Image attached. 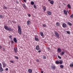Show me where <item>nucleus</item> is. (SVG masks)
I'll return each mask as SVG.
<instances>
[{
	"instance_id": "obj_1",
	"label": "nucleus",
	"mask_w": 73,
	"mask_h": 73,
	"mask_svg": "<svg viewBox=\"0 0 73 73\" xmlns=\"http://www.w3.org/2000/svg\"><path fill=\"white\" fill-rule=\"evenodd\" d=\"M4 28L7 31H13V29H11V27H8L6 25L4 26Z\"/></svg>"
},
{
	"instance_id": "obj_2",
	"label": "nucleus",
	"mask_w": 73,
	"mask_h": 73,
	"mask_svg": "<svg viewBox=\"0 0 73 73\" xmlns=\"http://www.w3.org/2000/svg\"><path fill=\"white\" fill-rule=\"evenodd\" d=\"M18 33L20 35H21L22 34V31H21V27L19 25L18 26Z\"/></svg>"
},
{
	"instance_id": "obj_3",
	"label": "nucleus",
	"mask_w": 73,
	"mask_h": 73,
	"mask_svg": "<svg viewBox=\"0 0 73 73\" xmlns=\"http://www.w3.org/2000/svg\"><path fill=\"white\" fill-rule=\"evenodd\" d=\"M55 36L57 38H59L60 37V35H59V34L56 31L55 33Z\"/></svg>"
},
{
	"instance_id": "obj_4",
	"label": "nucleus",
	"mask_w": 73,
	"mask_h": 73,
	"mask_svg": "<svg viewBox=\"0 0 73 73\" xmlns=\"http://www.w3.org/2000/svg\"><path fill=\"white\" fill-rule=\"evenodd\" d=\"M3 71V68L2 67L1 63H0V72H2Z\"/></svg>"
},
{
	"instance_id": "obj_5",
	"label": "nucleus",
	"mask_w": 73,
	"mask_h": 73,
	"mask_svg": "<svg viewBox=\"0 0 73 73\" xmlns=\"http://www.w3.org/2000/svg\"><path fill=\"white\" fill-rule=\"evenodd\" d=\"M2 64L3 65V68H5V67L6 66H7V64L5 63V62L4 61L2 62Z\"/></svg>"
},
{
	"instance_id": "obj_6",
	"label": "nucleus",
	"mask_w": 73,
	"mask_h": 73,
	"mask_svg": "<svg viewBox=\"0 0 73 73\" xmlns=\"http://www.w3.org/2000/svg\"><path fill=\"white\" fill-rule=\"evenodd\" d=\"M35 40L36 41H39V39L37 36H35Z\"/></svg>"
},
{
	"instance_id": "obj_7",
	"label": "nucleus",
	"mask_w": 73,
	"mask_h": 73,
	"mask_svg": "<svg viewBox=\"0 0 73 73\" xmlns=\"http://www.w3.org/2000/svg\"><path fill=\"white\" fill-rule=\"evenodd\" d=\"M62 26L63 28H65L66 27V24L64 23L62 24Z\"/></svg>"
},
{
	"instance_id": "obj_8",
	"label": "nucleus",
	"mask_w": 73,
	"mask_h": 73,
	"mask_svg": "<svg viewBox=\"0 0 73 73\" xmlns=\"http://www.w3.org/2000/svg\"><path fill=\"white\" fill-rule=\"evenodd\" d=\"M36 49L37 50H40V47L39 46V45H38L36 46Z\"/></svg>"
},
{
	"instance_id": "obj_9",
	"label": "nucleus",
	"mask_w": 73,
	"mask_h": 73,
	"mask_svg": "<svg viewBox=\"0 0 73 73\" xmlns=\"http://www.w3.org/2000/svg\"><path fill=\"white\" fill-rule=\"evenodd\" d=\"M27 25H30L31 24V21L29 20H28L27 22Z\"/></svg>"
},
{
	"instance_id": "obj_10",
	"label": "nucleus",
	"mask_w": 73,
	"mask_h": 73,
	"mask_svg": "<svg viewBox=\"0 0 73 73\" xmlns=\"http://www.w3.org/2000/svg\"><path fill=\"white\" fill-rule=\"evenodd\" d=\"M62 50L60 48H58L57 49V51L58 53H61Z\"/></svg>"
},
{
	"instance_id": "obj_11",
	"label": "nucleus",
	"mask_w": 73,
	"mask_h": 73,
	"mask_svg": "<svg viewBox=\"0 0 73 73\" xmlns=\"http://www.w3.org/2000/svg\"><path fill=\"white\" fill-rule=\"evenodd\" d=\"M13 41H14L15 43H17V40L16 38H13Z\"/></svg>"
},
{
	"instance_id": "obj_12",
	"label": "nucleus",
	"mask_w": 73,
	"mask_h": 73,
	"mask_svg": "<svg viewBox=\"0 0 73 73\" xmlns=\"http://www.w3.org/2000/svg\"><path fill=\"white\" fill-rule=\"evenodd\" d=\"M51 69H52L53 70H55L56 69V66L54 65H52L51 66Z\"/></svg>"
},
{
	"instance_id": "obj_13",
	"label": "nucleus",
	"mask_w": 73,
	"mask_h": 73,
	"mask_svg": "<svg viewBox=\"0 0 73 73\" xmlns=\"http://www.w3.org/2000/svg\"><path fill=\"white\" fill-rule=\"evenodd\" d=\"M47 14L48 15H52V12L50 11H48L47 12Z\"/></svg>"
},
{
	"instance_id": "obj_14",
	"label": "nucleus",
	"mask_w": 73,
	"mask_h": 73,
	"mask_svg": "<svg viewBox=\"0 0 73 73\" xmlns=\"http://www.w3.org/2000/svg\"><path fill=\"white\" fill-rule=\"evenodd\" d=\"M14 50L15 53H17V48H14Z\"/></svg>"
},
{
	"instance_id": "obj_15",
	"label": "nucleus",
	"mask_w": 73,
	"mask_h": 73,
	"mask_svg": "<svg viewBox=\"0 0 73 73\" xmlns=\"http://www.w3.org/2000/svg\"><path fill=\"white\" fill-rule=\"evenodd\" d=\"M28 72L29 73H32V70L30 69H29L28 70Z\"/></svg>"
},
{
	"instance_id": "obj_16",
	"label": "nucleus",
	"mask_w": 73,
	"mask_h": 73,
	"mask_svg": "<svg viewBox=\"0 0 73 73\" xmlns=\"http://www.w3.org/2000/svg\"><path fill=\"white\" fill-rule=\"evenodd\" d=\"M63 12L64 15H67V11H66L64 10Z\"/></svg>"
},
{
	"instance_id": "obj_17",
	"label": "nucleus",
	"mask_w": 73,
	"mask_h": 73,
	"mask_svg": "<svg viewBox=\"0 0 73 73\" xmlns=\"http://www.w3.org/2000/svg\"><path fill=\"white\" fill-rule=\"evenodd\" d=\"M70 66L71 68H73V62H72V63L70 64Z\"/></svg>"
},
{
	"instance_id": "obj_18",
	"label": "nucleus",
	"mask_w": 73,
	"mask_h": 73,
	"mask_svg": "<svg viewBox=\"0 0 73 73\" xmlns=\"http://www.w3.org/2000/svg\"><path fill=\"white\" fill-rule=\"evenodd\" d=\"M65 54V52L64 51H62L61 53H60V55L61 56H63V55L64 54Z\"/></svg>"
},
{
	"instance_id": "obj_19",
	"label": "nucleus",
	"mask_w": 73,
	"mask_h": 73,
	"mask_svg": "<svg viewBox=\"0 0 73 73\" xmlns=\"http://www.w3.org/2000/svg\"><path fill=\"white\" fill-rule=\"evenodd\" d=\"M43 9L44 11H46V8L45 6H44L43 7Z\"/></svg>"
},
{
	"instance_id": "obj_20",
	"label": "nucleus",
	"mask_w": 73,
	"mask_h": 73,
	"mask_svg": "<svg viewBox=\"0 0 73 73\" xmlns=\"http://www.w3.org/2000/svg\"><path fill=\"white\" fill-rule=\"evenodd\" d=\"M4 17V16H3L1 15H0V19H3Z\"/></svg>"
},
{
	"instance_id": "obj_21",
	"label": "nucleus",
	"mask_w": 73,
	"mask_h": 73,
	"mask_svg": "<svg viewBox=\"0 0 73 73\" xmlns=\"http://www.w3.org/2000/svg\"><path fill=\"white\" fill-rule=\"evenodd\" d=\"M56 24L57 26L59 27V26L60 25V23H59L58 22H57L56 23Z\"/></svg>"
},
{
	"instance_id": "obj_22",
	"label": "nucleus",
	"mask_w": 73,
	"mask_h": 73,
	"mask_svg": "<svg viewBox=\"0 0 73 73\" xmlns=\"http://www.w3.org/2000/svg\"><path fill=\"white\" fill-rule=\"evenodd\" d=\"M55 63L56 64H60V62H59V61L58 60H57L56 61Z\"/></svg>"
},
{
	"instance_id": "obj_23",
	"label": "nucleus",
	"mask_w": 73,
	"mask_h": 73,
	"mask_svg": "<svg viewBox=\"0 0 73 73\" xmlns=\"http://www.w3.org/2000/svg\"><path fill=\"white\" fill-rule=\"evenodd\" d=\"M67 7L69 9H71V7H70V4H68L67 5Z\"/></svg>"
},
{
	"instance_id": "obj_24",
	"label": "nucleus",
	"mask_w": 73,
	"mask_h": 73,
	"mask_svg": "<svg viewBox=\"0 0 73 73\" xmlns=\"http://www.w3.org/2000/svg\"><path fill=\"white\" fill-rule=\"evenodd\" d=\"M40 35L42 37L44 36V33L43 32L40 33Z\"/></svg>"
},
{
	"instance_id": "obj_25",
	"label": "nucleus",
	"mask_w": 73,
	"mask_h": 73,
	"mask_svg": "<svg viewBox=\"0 0 73 73\" xmlns=\"http://www.w3.org/2000/svg\"><path fill=\"white\" fill-rule=\"evenodd\" d=\"M68 23L69 25H70V26H72V24L71 23L68 22Z\"/></svg>"
},
{
	"instance_id": "obj_26",
	"label": "nucleus",
	"mask_w": 73,
	"mask_h": 73,
	"mask_svg": "<svg viewBox=\"0 0 73 73\" xmlns=\"http://www.w3.org/2000/svg\"><path fill=\"white\" fill-rule=\"evenodd\" d=\"M50 4H53L54 3V1H50Z\"/></svg>"
},
{
	"instance_id": "obj_27",
	"label": "nucleus",
	"mask_w": 73,
	"mask_h": 73,
	"mask_svg": "<svg viewBox=\"0 0 73 73\" xmlns=\"http://www.w3.org/2000/svg\"><path fill=\"white\" fill-rule=\"evenodd\" d=\"M23 7H24V8H26L27 7L26 6H25V4H23Z\"/></svg>"
},
{
	"instance_id": "obj_28",
	"label": "nucleus",
	"mask_w": 73,
	"mask_h": 73,
	"mask_svg": "<svg viewBox=\"0 0 73 73\" xmlns=\"http://www.w3.org/2000/svg\"><path fill=\"white\" fill-rule=\"evenodd\" d=\"M31 5H34V4H35V3L34 2L31 1Z\"/></svg>"
},
{
	"instance_id": "obj_29",
	"label": "nucleus",
	"mask_w": 73,
	"mask_h": 73,
	"mask_svg": "<svg viewBox=\"0 0 73 73\" xmlns=\"http://www.w3.org/2000/svg\"><path fill=\"white\" fill-rule=\"evenodd\" d=\"M66 33L68 34L69 35H70V32L69 31H66Z\"/></svg>"
},
{
	"instance_id": "obj_30",
	"label": "nucleus",
	"mask_w": 73,
	"mask_h": 73,
	"mask_svg": "<svg viewBox=\"0 0 73 73\" xmlns=\"http://www.w3.org/2000/svg\"><path fill=\"white\" fill-rule=\"evenodd\" d=\"M62 62H63L62 60H60L59 62L60 64H62Z\"/></svg>"
},
{
	"instance_id": "obj_31",
	"label": "nucleus",
	"mask_w": 73,
	"mask_h": 73,
	"mask_svg": "<svg viewBox=\"0 0 73 73\" xmlns=\"http://www.w3.org/2000/svg\"><path fill=\"white\" fill-rule=\"evenodd\" d=\"M15 58H16V59H17V60H18L19 59V57L16 56H15Z\"/></svg>"
},
{
	"instance_id": "obj_32",
	"label": "nucleus",
	"mask_w": 73,
	"mask_h": 73,
	"mask_svg": "<svg viewBox=\"0 0 73 73\" xmlns=\"http://www.w3.org/2000/svg\"><path fill=\"white\" fill-rule=\"evenodd\" d=\"M3 8H4V9H7V7L5 6H4L3 7Z\"/></svg>"
},
{
	"instance_id": "obj_33",
	"label": "nucleus",
	"mask_w": 73,
	"mask_h": 73,
	"mask_svg": "<svg viewBox=\"0 0 73 73\" xmlns=\"http://www.w3.org/2000/svg\"><path fill=\"white\" fill-rule=\"evenodd\" d=\"M34 8H35V9H36V8H37V7H36V6L35 5H34Z\"/></svg>"
},
{
	"instance_id": "obj_34",
	"label": "nucleus",
	"mask_w": 73,
	"mask_h": 73,
	"mask_svg": "<svg viewBox=\"0 0 73 73\" xmlns=\"http://www.w3.org/2000/svg\"><path fill=\"white\" fill-rule=\"evenodd\" d=\"M60 67L61 68H64V66L62 65H60Z\"/></svg>"
},
{
	"instance_id": "obj_35",
	"label": "nucleus",
	"mask_w": 73,
	"mask_h": 73,
	"mask_svg": "<svg viewBox=\"0 0 73 73\" xmlns=\"http://www.w3.org/2000/svg\"><path fill=\"white\" fill-rule=\"evenodd\" d=\"M42 26H43L44 27H46V26L45 24H43Z\"/></svg>"
},
{
	"instance_id": "obj_36",
	"label": "nucleus",
	"mask_w": 73,
	"mask_h": 73,
	"mask_svg": "<svg viewBox=\"0 0 73 73\" xmlns=\"http://www.w3.org/2000/svg\"><path fill=\"white\" fill-rule=\"evenodd\" d=\"M70 17H71V18H73V14H72L71 15Z\"/></svg>"
},
{
	"instance_id": "obj_37",
	"label": "nucleus",
	"mask_w": 73,
	"mask_h": 73,
	"mask_svg": "<svg viewBox=\"0 0 73 73\" xmlns=\"http://www.w3.org/2000/svg\"><path fill=\"white\" fill-rule=\"evenodd\" d=\"M58 57L59 58V59H61V57L60 56H58Z\"/></svg>"
},
{
	"instance_id": "obj_38",
	"label": "nucleus",
	"mask_w": 73,
	"mask_h": 73,
	"mask_svg": "<svg viewBox=\"0 0 73 73\" xmlns=\"http://www.w3.org/2000/svg\"><path fill=\"white\" fill-rule=\"evenodd\" d=\"M43 58L44 59H46V56H43Z\"/></svg>"
},
{
	"instance_id": "obj_39",
	"label": "nucleus",
	"mask_w": 73,
	"mask_h": 73,
	"mask_svg": "<svg viewBox=\"0 0 73 73\" xmlns=\"http://www.w3.org/2000/svg\"><path fill=\"white\" fill-rule=\"evenodd\" d=\"M12 22V23H14V24H16V22L15 21H13Z\"/></svg>"
},
{
	"instance_id": "obj_40",
	"label": "nucleus",
	"mask_w": 73,
	"mask_h": 73,
	"mask_svg": "<svg viewBox=\"0 0 73 73\" xmlns=\"http://www.w3.org/2000/svg\"><path fill=\"white\" fill-rule=\"evenodd\" d=\"M11 44H13L14 43V41H11Z\"/></svg>"
},
{
	"instance_id": "obj_41",
	"label": "nucleus",
	"mask_w": 73,
	"mask_h": 73,
	"mask_svg": "<svg viewBox=\"0 0 73 73\" xmlns=\"http://www.w3.org/2000/svg\"><path fill=\"white\" fill-rule=\"evenodd\" d=\"M10 62L11 63H13V61L12 60H11L10 61Z\"/></svg>"
},
{
	"instance_id": "obj_42",
	"label": "nucleus",
	"mask_w": 73,
	"mask_h": 73,
	"mask_svg": "<svg viewBox=\"0 0 73 73\" xmlns=\"http://www.w3.org/2000/svg\"><path fill=\"white\" fill-rule=\"evenodd\" d=\"M5 70L6 71H7V70H8V68H5Z\"/></svg>"
},
{
	"instance_id": "obj_43",
	"label": "nucleus",
	"mask_w": 73,
	"mask_h": 73,
	"mask_svg": "<svg viewBox=\"0 0 73 73\" xmlns=\"http://www.w3.org/2000/svg\"><path fill=\"white\" fill-rule=\"evenodd\" d=\"M36 61H37V62H40V61H39V60H38V59H37L36 60Z\"/></svg>"
},
{
	"instance_id": "obj_44",
	"label": "nucleus",
	"mask_w": 73,
	"mask_h": 73,
	"mask_svg": "<svg viewBox=\"0 0 73 73\" xmlns=\"http://www.w3.org/2000/svg\"><path fill=\"white\" fill-rule=\"evenodd\" d=\"M25 3H27V1L26 0H23Z\"/></svg>"
},
{
	"instance_id": "obj_45",
	"label": "nucleus",
	"mask_w": 73,
	"mask_h": 73,
	"mask_svg": "<svg viewBox=\"0 0 73 73\" xmlns=\"http://www.w3.org/2000/svg\"><path fill=\"white\" fill-rule=\"evenodd\" d=\"M2 49V46L0 45V49Z\"/></svg>"
},
{
	"instance_id": "obj_46",
	"label": "nucleus",
	"mask_w": 73,
	"mask_h": 73,
	"mask_svg": "<svg viewBox=\"0 0 73 73\" xmlns=\"http://www.w3.org/2000/svg\"><path fill=\"white\" fill-rule=\"evenodd\" d=\"M28 16L29 17H31V15L30 14H28Z\"/></svg>"
},
{
	"instance_id": "obj_47",
	"label": "nucleus",
	"mask_w": 73,
	"mask_h": 73,
	"mask_svg": "<svg viewBox=\"0 0 73 73\" xmlns=\"http://www.w3.org/2000/svg\"><path fill=\"white\" fill-rule=\"evenodd\" d=\"M41 52V50H40L39 51H38V53H40Z\"/></svg>"
},
{
	"instance_id": "obj_48",
	"label": "nucleus",
	"mask_w": 73,
	"mask_h": 73,
	"mask_svg": "<svg viewBox=\"0 0 73 73\" xmlns=\"http://www.w3.org/2000/svg\"><path fill=\"white\" fill-rule=\"evenodd\" d=\"M9 37L10 38H11L12 37V36H9Z\"/></svg>"
},
{
	"instance_id": "obj_49",
	"label": "nucleus",
	"mask_w": 73,
	"mask_h": 73,
	"mask_svg": "<svg viewBox=\"0 0 73 73\" xmlns=\"http://www.w3.org/2000/svg\"><path fill=\"white\" fill-rule=\"evenodd\" d=\"M16 2L17 4H18V3H19V2H18V1H16Z\"/></svg>"
},
{
	"instance_id": "obj_50",
	"label": "nucleus",
	"mask_w": 73,
	"mask_h": 73,
	"mask_svg": "<svg viewBox=\"0 0 73 73\" xmlns=\"http://www.w3.org/2000/svg\"><path fill=\"white\" fill-rule=\"evenodd\" d=\"M63 4L64 5H66V4H65L64 3H63Z\"/></svg>"
},
{
	"instance_id": "obj_51",
	"label": "nucleus",
	"mask_w": 73,
	"mask_h": 73,
	"mask_svg": "<svg viewBox=\"0 0 73 73\" xmlns=\"http://www.w3.org/2000/svg\"><path fill=\"white\" fill-rule=\"evenodd\" d=\"M3 51H5V48H3Z\"/></svg>"
},
{
	"instance_id": "obj_52",
	"label": "nucleus",
	"mask_w": 73,
	"mask_h": 73,
	"mask_svg": "<svg viewBox=\"0 0 73 73\" xmlns=\"http://www.w3.org/2000/svg\"><path fill=\"white\" fill-rule=\"evenodd\" d=\"M41 73H44V72L43 71H42Z\"/></svg>"
},
{
	"instance_id": "obj_53",
	"label": "nucleus",
	"mask_w": 73,
	"mask_h": 73,
	"mask_svg": "<svg viewBox=\"0 0 73 73\" xmlns=\"http://www.w3.org/2000/svg\"><path fill=\"white\" fill-rule=\"evenodd\" d=\"M48 50H50V48H48Z\"/></svg>"
},
{
	"instance_id": "obj_54",
	"label": "nucleus",
	"mask_w": 73,
	"mask_h": 73,
	"mask_svg": "<svg viewBox=\"0 0 73 73\" xmlns=\"http://www.w3.org/2000/svg\"><path fill=\"white\" fill-rule=\"evenodd\" d=\"M48 1H50L51 0H48Z\"/></svg>"
}]
</instances>
